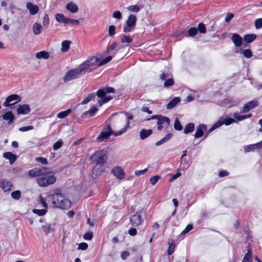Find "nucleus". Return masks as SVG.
Wrapping results in <instances>:
<instances>
[{"mask_svg":"<svg viewBox=\"0 0 262 262\" xmlns=\"http://www.w3.org/2000/svg\"><path fill=\"white\" fill-rule=\"evenodd\" d=\"M232 41L236 47H240L242 43V38L237 34H233L232 37Z\"/></svg>","mask_w":262,"mask_h":262,"instance_id":"b1692460","label":"nucleus"},{"mask_svg":"<svg viewBox=\"0 0 262 262\" xmlns=\"http://www.w3.org/2000/svg\"><path fill=\"white\" fill-rule=\"evenodd\" d=\"M115 27L113 25H111L108 27V34L110 36H114L115 34Z\"/></svg>","mask_w":262,"mask_h":262,"instance_id":"603ef678","label":"nucleus"},{"mask_svg":"<svg viewBox=\"0 0 262 262\" xmlns=\"http://www.w3.org/2000/svg\"><path fill=\"white\" fill-rule=\"evenodd\" d=\"M252 253L250 250H248V252L244 256L242 262H252Z\"/></svg>","mask_w":262,"mask_h":262,"instance_id":"4c0bfd02","label":"nucleus"},{"mask_svg":"<svg viewBox=\"0 0 262 262\" xmlns=\"http://www.w3.org/2000/svg\"><path fill=\"white\" fill-rule=\"evenodd\" d=\"M28 174L31 178H36V183L42 187L52 185L56 181L53 172L46 167H35L29 170Z\"/></svg>","mask_w":262,"mask_h":262,"instance_id":"f257e3e1","label":"nucleus"},{"mask_svg":"<svg viewBox=\"0 0 262 262\" xmlns=\"http://www.w3.org/2000/svg\"><path fill=\"white\" fill-rule=\"evenodd\" d=\"M47 208H45L42 209H34L32 210L33 212L35 214H37L39 216H42L45 215L47 212Z\"/></svg>","mask_w":262,"mask_h":262,"instance_id":"58836bf2","label":"nucleus"},{"mask_svg":"<svg viewBox=\"0 0 262 262\" xmlns=\"http://www.w3.org/2000/svg\"><path fill=\"white\" fill-rule=\"evenodd\" d=\"M55 18L57 21L66 24L67 18L63 14L61 13H57L55 15Z\"/></svg>","mask_w":262,"mask_h":262,"instance_id":"2f4dec72","label":"nucleus"},{"mask_svg":"<svg viewBox=\"0 0 262 262\" xmlns=\"http://www.w3.org/2000/svg\"><path fill=\"white\" fill-rule=\"evenodd\" d=\"M258 104V102L257 100H252L246 104H245L242 110V113H247L250 111L251 110L254 108L256 106H257Z\"/></svg>","mask_w":262,"mask_h":262,"instance_id":"ddd939ff","label":"nucleus"},{"mask_svg":"<svg viewBox=\"0 0 262 262\" xmlns=\"http://www.w3.org/2000/svg\"><path fill=\"white\" fill-rule=\"evenodd\" d=\"M31 112V108L29 104H24L19 105L17 108V113L18 114L27 115Z\"/></svg>","mask_w":262,"mask_h":262,"instance_id":"2eb2a0df","label":"nucleus"},{"mask_svg":"<svg viewBox=\"0 0 262 262\" xmlns=\"http://www.w3.org/2000/svg\"><path fill=\"white\" fill-rule=\"evenodd\" d=\"M194 128V125L193 123H189L187 124L184 129V132L185 134L192 132Z\"/></svg>","mask_w":262,"mask_h":262,"instance_id":"e433bc0d","label":"nucleus"},{"mask_svg":"<svg viewBox=\"0 0 262 262\" xmlns=\"http://www.w3.org/2000/svg\"><path fill=\"white\" fill-rule=\"evenodd\" d=\"M114 132H112L111 127L108 125L99 135L96 138V140L98 142H102L108 138L112 134L113 135Z\"/></svg>","mask_w":262,"mask_h":262,"instance_id":"9d476101","label":"nucleus"},{"mask_svg":"<svg viewBox=\"0 0 262 262\" xmlns=\"http://www.w3.org/2000/svg\"><path fill=\"white\" fill-rule=\"evenodd\" d=\"M193 228V226L192 225H191V224H189L188 225L186 228H185V229L182 232L181 234H185L186 233H187L188 232H189L191 230H192Z\"/></svg>","mask_w":262,"mask_h":262,"instance_id":"052dcab7","label":"nucleus"},{"mask_svg":"<svg viewBox=\"0 0 262 262\" xmlns=\"http://www.w3.org/2000/svg\"><path fill=\"white\" fill-rule=\"evenodd\" d=\"M97 97V95H95L94 93L90 94L87 97H86L81 102L82 104H85L88 103L91 100L95 99Z\"/></svg>","mask_w":262,"mask_h":262,"instance_id":"f704fd0d","label":"nucleus"},{"mask_svg":"<svg viewBox=\"0 0 262 262\" xmlns=\"http://www.w3.org/2000/svg\"><path fill=\"white\" fill-rule=\"evenodd\" d=\"M3 157L9 160L11 164H13L16 160V156L10 152H5L3 154Z\"/></svg>","mask_w":262,"mask_h":262,"instance_id":"a878e982","label":"nucleus"},{"mask_svg":"<svg viewBox=\"0 0 262 262\" xmlns=\"http://www.w3.org/2000/svg\"><path fill=\"white\" fill-rule=\"evenodd\" d=\"M92 159L96 163H104L107 159L106 151L101 150L96 151L92 156Z\"/></svg>","mask_w":262,"mask_h":262,"instance_id":"0eeeda50","label":"nucleus"},{"mask_svg":"<svg viewBox=\"0 0 262 262\" xmlns=\"http://www.w3.org/2000/svg\"><path fill=\"white\" fill-rule=\"evenodd\" d=\"M40 202L42 207L46 208L50 207L68 209L71 206L70 200L64 194L60 192H55L49 194L45 198H40Z\"/></svg>","mask_w":262,"mask_h":262,"instance_id":"f03ea898","label":"nucleus"},{"mask_svg":"<svg viewBox=\"0 0 262 262\" xmlns=\"http://www.w3.org/2000/svg\"><path fill=\"white\" fill-rule=\"evenodd\" d=\"M115 89L112 87H107L103 89L98 90L97 92V97L99 99L97 100L99 106H101L103 104L107 102L112 99V97L110 95H106L107 93H113Z\"/></svg>","mask_w":262,"mask_h":262,"instance_id":"20e7f679","label":"nucleus"},{"mask_svg":"<svg viewBox=\"0 0 262 262\" xmlns=\"http://www.w3.org/2000/svg\"><path fill=\"white\" fill-rule=\"evenodd\" d=\"M112 59V56H109L108 57H107L106 58H104V59H103L98 64V66H101V65H103L108 62H110Z\"/></svg>","mask_w":262,"mask_h":262,"instance_id":"6e6d98bb","label":"nucleus"},{"mask_svg":"<svg viewBox=\"0 0 262 262\" xmlns=\"http://www.w3.org/2000/svg\"><path fill=\"white\" fill-rule=\"evenodd\" d=\"M97 66V58L93 57L83 62L78 68L67 72L63 77V80L65 82H68L75 79L81 75L84 74L86 71H92Z\"/></svg>","mask_w":262,"mask_h":262,"instance_id":"7ed1b4c3","label":"nucleus"},{"mask_svg":"<svg viewBox=\"0 0 262 262\" xmlns=\"http://www.w3.org/2000/svg\"><path fill=\"white\" fill-rule=\"evenodd\" d=\"M160 179H161L160 176H157V175L151 177L150 178L149 181H150V184L152 185H155Z\"/></svg>","mask_w":262,"mask_h":262,"instance_id":"37998d69","label":"nucleus"},{"mask_svg":"<svg viewBox=\"0 0 262 262\" xmlns=\"http://www.w3.org/2000/svg\"><path fill=\"white\" fill-rule=\"evenodd\" d=\"M42 228L43 232L46 234H49L51 231V227L49 224H46L42 226Z\"/></svg>","mask_w":262,"mask_h":262,"instance_id":"de8ad7c7","label":"nucleus"},{"mask_svg":"<svg viewBox=\"0 0 262 262\" xmlns=\"http://www.w3.org/2000/svg\"><path fill=\"white\" fill-rule=\"evenodd\" d=\"M50 23L49 18L48 14H45L42 18L43 26L45 28H48Z\"/></svg>","mask_w":262,"mask_h":262,"instance_id":"79ce46f5","label":"nucleus"},{"mask_svg":"<svg viewBox=\"0 0 262 262\" xmlns=\"http://www.w3.org/2000/svg\"><path fill=\"white\" fill-rule=\"evenodd\" d=\"M180 101L181 99L179 97H174L167 104V108L171 109L173 108Z\"/></svg>","mask_w":262,"mask_h":262,"instance_id":"c85d7f7f","label":"nucleus"},{"mask_svg":"<svg viewBox=\"0 0 262 262\" xmlns=\"http://www.w3.org/2000/svg\"><path fill=\"white\" fill-rule=\"evenodd\" d=\"M174 128L176 130H181L183 128L181 123L177 118H176L174 121Z\"/></svg>","mask_w":262,"mask_h":262,"instance_id":"a18cd8bd","label":"nucleus"},{"mask_svg":"<svg viewBox=\"0 0 262 262\" xmlns=\"http://www.w3.org/2000/svg\"><path fill=\"white\" fill-rule=\"evenodd\" d=\"M97 111L98 109L97 107L96 106H93L85 113V115H89L90 116L92 117L96 114Z\"/></svg>","mask_w":262,"mask_h":262,"instance_id":"c9c22d12","label":"nucleus"},{"mask_svg":"<svg viewBox=\"0 0 262 262\" xmlns=\"http://www.w3.org/2000/svg\"><path fill=\"white\" fill-rule=\"evenodd\" d=\"M71 41L69 40H64L61 42V50L62 52H67L69 50Z\"/></svg>","mask_w":262,"mask_h":262,"instance_id":"473e14b6","label":"nucleus"},{"mask_svg":"<svg viewBox=\"0 0 262 262\" xmlns=\"http://www.w3.org/2000/svg\"><path fill=\"white\" fill-rule=\"evenodd\" d=\"M152 133L151 129H142L140 132V138L141 140H144L149 137Z\"/></svg>","mask_w":262,"mask_h":262,"instance_id":"cd10ccee","label":"nucleus"},{"mask_svg":"<svg viewBox=\"0 0 262 262\" xmlns=\"http://www.w3.org/2000/svg\"><path fill=\"white\" fill-rule=\"evenodd\" d=\"M27 8L29 10L30 13L32 15H35L38 12V7L37 5H33L31 2H28L26 5Z\"/></svg>","mask_w":262,"mask_h":262,"instance_id":"6ab92c4d","label":"nucleus"},{"mask_svg":"<svg viewBox=\"0 0 262 262\" xmlns=\"http://www.w3.org/2000/svg\"><path fill=\"white\" fill-rule=\"evenodd\" d=\"M62 144V142L61 141H58L54 144L53 148L54 150H57L61 147Z\"/></svg>","mask_w":262,"mask_h":262,"instance_id":"13d9d810","label":"nucleus"},{"mask_svg":"<svg viewBox=\"0 0 262 262\" xmlns=\"http://www.w3.org/2000/svg\"><path fill=\"white\" fill-rule=\"evenodd\" d=\"M197 33H198L197 29L194 27L190 28L188 31V33L189 36H191V37H194V36H195L196 35Z\"/></svg>","mask_w":262,"mask_h":262,"instance_id":"49530a36","label":"nucleus"},{"mask_svg":"<svg viewBox=\"0 0 262 262\" xmlns=\"http://www.w3.org/2000/svg\"><path fill=\"white\" fill-rule=\"evenodd\" d=\"M262 145V141L254 144H250L244 147V150L246 152H249L254 150L255 149L260 147Z\"/></svg>","mask_w":262,"mask_h":262,"instance_id":"393cba45","label":"nucleus"},{"mask_svg":"<svg viewBox=\"0 0 262 262\" xmlns=\"http://www.w3.org/2000/svg\"><path fill=\"white\" fill-rule=\"evenodd\" d=\"M175 245L174 244V241L173 239H169L168 241V248L167 250V253L168 255H171L174 251Z\"/></svg>","mask_w":262,"mask_h":262,"instance_id":"7c9ffc66","label":"nucleus"},{"mask_svg":"<svg viewBox=\"0 0 262 262\" xmlns=\"http://www.w3.org/2000/svg\"><path fill=\"white\" fill-rule=\"evenodd\" d=\"M132 38L129 36L123 35L121 36V41L123 43H129L132 41Z\"/></svg>","mask_w":262,"mask_h":262,"instance_id":"a19ab883","label":"nucleus"},{"mask_svg":"<svg viewBox=\"0 0 262 262\" xmlns=\"http://www.w3.org/2000/svg\"><path fill=\"white\" fill-rule=\"evenodd\" d=\"M137 21L136 16L134 15H130L126 21L125 26H124L123 31L129 32L134 30Z\"/></svg>","mask_w":262,"mask_h":262,"instance_id":"6e6552de","label":"nucleus"},{"mask_svg":"<svg viewBox=\"0 0 262 262\" xmlns=\"http://www.w3.org/2000/svg\"><path fill=\"white\" fill-rule=\"evenodd\" d=\"M251 116V114H248L247 115H239L237 113H235L233 115V117H234V119L238 121H242L247 118H250Z\"/></svg>","mask_w":262,"mask_h":262,"instance_id":"c756f323","label":"nucleus"},{"mask_svg":"<svg viewBox=\"0 0 262 262\" xmlns=\"http://www.w3.org/2000/svg\"><path fill=\"white\" fill-rule=\"evenodd\" d=\"M88 247V245L85 243H81L79 244L78 249L79 250H85Z\"/></svg>","mask_w":262,"mask_h":262,"instance_id":"338daca9","label":"nucleus"},{"mask_svg":"<svg viewBox=\"0 0 262 262\" xmlns=\"http://www.w3.org/2000/svg\"><path fill=\"white\" fill-rule=\"evenodd\" d=\"M11 196L15 200H18L21 196V193L19 190H16L11 193Z\"/></svg>","mask_w":262,"mask_h":262,"instance_id":"c03bdc74","label":"nucleus"},{"mask_svg":"<svg viewBox=\"0 0 262 262\" xmlns=\"http://www.w3.org/2000/svg\"><path fill=\"white\" fill-rule=\"evenodd\" d=\"M254 23L256 29H259L262 28V18L256 19Z\"/></svg>","mask_w":262,"mask_h":262,"instance_id":"3c124183","label":"nucleus"},{"mask_svg":"<svg viewBox=\"0 0 262 262\" xmlns=\"http://www.w3.org/2000/svg\"><path fill=\"white\" fill-rule=\"evenodd\" d=\"M35 57L38 59H48L49 58V54L46 51H41L36 53Z\"/></svg>","mask_w":262,"mask_h":262,"instance_id":"bb28decb","label":"nucleus"},{"mask_svg":"<svg viewBox=\"0 0 262 262\" xmlns=\"http://www.w3.org/2000/svg\"><path fill=\"white\" fill-rule=\"evenodd\" d=\"M126 116L127 120L125 126L123 128H122L121 130H118V131H115L113 133V135H114L115 136H120V135L123 134V133H124L126 132L127 129H128L129 128V125H130L129 120L133 119V116L132 115L130 114L129 113H126Z\"/></svg>","mask_w":262,"mask_h":262,"instance_id":"f8f14e48","label":"nucleus"},{"mask_svg":"<svg viewBox=\"0 0 262 262\" xmlns=\"http://www.w3.org/2000/svg\"><path fill=\"white\" fill-rule=\"evenodd\" d=\"M35 160L38 162H40L42 164L46 165L48 164V160L46 158L43 157H37Z\"/></svg>","mask_w":262,"mask_h":262,"instance_id":"5fc2aeb1","label":"nucleus"},{"mask_svg":"<svg viewBox=\"0 0 262 262\" xmlns=\"http://www.w3.org/2000/svg\"><path fill=\"white\" fill-rule=\"evenodd\" d=\"M160 78L162 80H165L164 86L165 87L170 86L173 85L174 81L172 78L169 77V75L166 73H163Z\"/></svg>","mask_w":262,"mask_h":262,"instance_id":"dca6fc26","label":"nucleus"},{"mask_svg":"<svg viewBox=\"0 0 262 262\" xmlns=\"http://www.w3.org/2000/svg\"><path fill=\"white\" fill-rule=\"evenodd\" d=\"M21 101V98L17 94H12L8 96L3 103V105L5 107H9Z\"/></svg>","mask_w":262,"mask_h":262,"instance_id":"1a4fd4ad","label":"nucleus"},{"mask_svg":"<svg viewBox=\"0 0 262 262\" xmlns=\"http://www.w3.org/2000/svg\"><path fill=\"white\" fill-rule=\"evenodd\" d=\"M113 17L115 18L120 19L122 17V14L119 11H116L113 13Z\"/></svg>","mask_w":262,"mask_h":262,"instance_id":"bf43d9fd","label":"nucleus"},{"mask_svg":"<svg viewBox=\"0 0 262 262\" xmlns=\"http://www.w3.org/2000/svg\"><path fill=\"white\" fill-rule=\"evenodd\" d=\"M3 119L5 120H8V124L10 125L13 122L15 119L14 115L13 114L12 112L8 111L5 113L2 116Z\"/></svg>","mask_w":262,"mask_h":262,"instance_id":"4be33fe9","label":"nucleus"},{"mask_svg":"<svg viewBox=\"0 0 262 262\" xmlns=\"http://www.w3.org/2000/svg\"><path fill=\"white\" fill-rule=\"evenodd\" d=\"M218 123H220V127L223 124H225L227 126L233 123L236 122V120L231 118H229L227 117H221L217 121Z\"/></svg>","mask_w":262,"mask_h":262,"instance_id":"f3484780","label":"nucleus"},{"mask_svg":"<svg viewBox=\"0 0 262 262\" xmlns=\"http://www.w3.org/2000/svg\"><path fill=\"white\" fill-rule=\"evenodd\" d=\"M234 17V15L232 13H228L225 18V20L226 22L228 23L230 21V20Z\"/></svg>","mask_w":262,"mask_h":262,"instance_id":"774afa93","label":"nucleus"},{"mask_svg":"<svg viewBox=\"0 0 262 262\" xmlns=\"http://www.w3.org/2000/svg\"><path fill=\"white\" fill-rule=\"evenodd\" d=\"M255 34H247L244 36V39L246 42H251L253 41L256 38Z\"/></svg>","mask_w":262,"mask_h":262,"instance_id":"ea45409f","label":"nucleus"},{"mask_svg":"<svg viewBox=\"0 0 262 262\" xmlns=\"http://www.w3.org/2000/svg\"><path fill=\"white\" fill-rule=\"evenodd\" d=\"M145 217V212L143 209H141L132 215L130 218V221L133 226L136 227L141 224Z\"/></svg>","mask_w":262,"mask_h":262,"instance_id":"39448f33","label":"nucleus"},{"mask_svg":"<svg viewBox=\"0 0 262 262\" xmlns=\"http://www.w3.org/2000/svg\"><path fill=\"white\" fill-rule=\"evenodd\" d=\"M117 48V43L116 42H113L111 45H110L107 47V52L110 53L113 50H114Z\"/></svg>","mask_w":262,"mask_h":262,"instance_id":"8fccbe9b","label":"nucleus"},{"mask_svg":"<svg viewBox=\"0 0 262 262\" xmlns=\"http://www.w3.org/2000/svg\"><path fill=\"white\" fill-rule=\"evenodd\" d=\"M127 9L129 10H130L134 12H138L140 11V8L137 5H132V6H129L127 8Z\"/></svg>","mask_w":262,"mask_h":262,"instance_id":"09e8293b","label":"nucleus"},{"mask_svg":"<svg viewBox=\"0 0 262 262\" xmlns=\"http://www.w3.org/2000/svg\"><path fill=\"white\" fill-rule=\"evenodd\" d=\"M150 119H157L158 120V129L161 130L163 126H168L170 123L169 119L168 117H164L161 115H154L150 118H148L147 120H149Z\"/></svg>","mask_w":262,"mask_h":262,"instance_id":"423d86ee","label":"nucleus"},{"mask_svg":"<svg viewBox=\"0 0 262 262\" xmlns=\"http://www.w3.org/2000/svg\"><path fill=\"white\" fill-rule=\"evenodd\" d=\"M112 173L118 180H122L124 178L125 172L124 169L120 166H116L113 167L112 170Z\"/></svg>","mask_w":262,"mask_h":262,"instance_id":"9b49d317","label":"nucleus"},{"mask_svg":"<svg viewBox=\"0 0 262 262\" xmlns=\"http://www.w3.org/2000/svg\"><path fill=\"white\" fill-rule=\"evenodd\" d=\"M33 129V126H23L21 127H20L19 128V130L20 132H27L30 130H32Z\"/></svg>","mask_w":262,"mask_h":262,"instance_id":"680f3d73","label":"nucleus"},{"mask_svg":"<svg viewBox=\"0 0 262 262\" xmlns=\"http://www.w3.org/2000/svg\"><path fill=\"white\" fill-rule=\"evenodd\" d=\"M243 54L244 56L247 58H249L252 56V52L249 49L244 50L243 51Z\"/></svg>","mask_w":262,"mask_h":262,"instance_id":"e2e57ef3","label":"nucleus"},{"mask_svg":"<svg viewBox=\"0 0 262 262\" xmlns=\"http://www.w3.org/2000/svg\"><path fill=\"white\" fill-rule=\"evenodd\" d=\"M75 24V25H79V21L78 19H71V18H68L67 20V22L66 24Z\"/></svg>","mask_w":262,"mask_h":262,"instance_id":"4d7b16f0","label":"nucleus"},{"mask_svg":"<svg viewBox=\"0 0 262 262\" xmlns=\"http://www.w3.org/2000/svg\"><path fill=\"white\" fill-rule=\"evenodd\" d=\"M12 186V183L8 180H3L0 182V188H2L4 192L10 191Z\"/></svg>","mask_w":262,"mask_h":262,"instance_id":"a211bd4d","label":"nucleus"},{"mask_svg":"<svg viewBox=\"0 0 262 262\" xmlns=\"http://www.w3.org/2000/svg\"><path fill=\"white\" fill-rule=\"evenodd\" d=\"M207 130V126L205 124H201L197 127L194 136L196 138L201 137L204 134V132Z\"/></svg>","mask_w":262,"mask_h":262,"instance_id":"aec40b11","label":"nucleus"},{"mask_svg":"<svg viewBox=\"0 0 262 262\" xmlns=\"http://www.w3.org/2000/svg\"><path fill=\"white\" fill-rule=\"evenodd\" d=\"M147 171V168H145L143 170H136L135 171V174L136 176H140L141 175L144 174Z\"/></svg>","mask_w":262,"mask_h":262,"instance_id":"69168bd1","label":"nucleus"},{"mask_svg":"<svg viewBox=\"0 0 262 262\" xmlns=\"http://www.w3.org/2000/svg\"><path fill=\"white\" fill-rule=\"evenodd\" d=\"M66 8L67 10L73 13H76L79 10L78 5L73 2L68 3Z\"/></svg>","mask_w":262,"mask_h":262,"instance_id":"5701e85b","label":"nucleus"},{"mask_svg":"<svg viewBox=\"0 0 262 262\" xmlns=\"http://www.w3.org/2000/svg\"><path fill=\"white\" fill-rule=\"evenodd\" d=\"M198 30L201 33H205L206 32V27L203 23H200L198 25Z\"/></svg>","mask_w":262,"mask_h":262,"instance_id":"864d4df0","label":"nucleus"},{"mask_svg":"<svg viewBox=\"0 0 262 262\" xmlns=\"http://www.w3.org/2000/svg\"><path fill=\"white\" fill-rule=\"evenodd\" d=\"M71 109H68L66 111L60 112L57 115V117L59 119L65 118L71 113Z\"/></svg>","mask_w":262,"mask_h":262,"instance_id":"72a5a7b5","label":"nucleus"},{"mask_svg":"<svg viewBox=\"0 0 262 262\" xmlns=\"http://www.w3.org/2000/svg\"><path fill=\"white\" fill-rule=\"evenodd\" d=\"M93 237V233L92 232H86L83 235V238L85 240L90 241Z\"/></svg>","mask_w":262,"mask_h":262,"instance_id":"0e129e2a","label":"nucleus"},{"mask_svg":"<svg viewBox=\"0 0 262 262\" xmlns=\"http://www.w3.org/2000/svg\"><path fill=\"white\" fill-rule=\"evenodd\" d=\"M105 170L104 163H96L93 169V173L95 177L100 176Z\"/></svg>","mask_w":262,"mask_h":262,"instance_id":"4468645a","label":"nucleus"},{"mask_svg":"<svg viewBox=\"0 0 262 262\" xmlns=\"http://www.w3.org/2000/svg\"><path fill=\"white\" fill-rule=\"evenodd\" d=\"M32 32L35 35L40 34L43 30L42 25L39 23H35L32 26Z\"/></svg>","mask_w":262,"mask_h":262,"instance_id":"412c9836","label":"nucleus"}]
</instances>
